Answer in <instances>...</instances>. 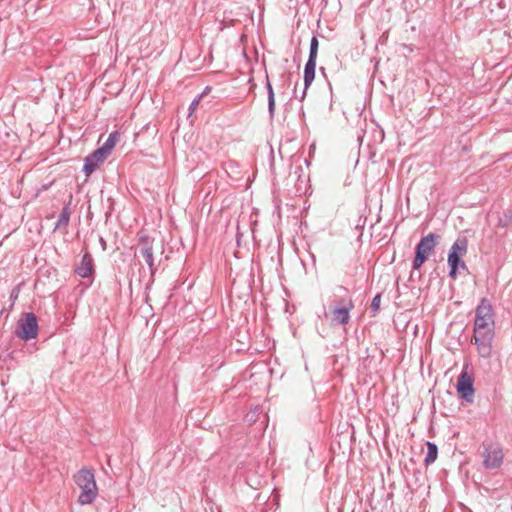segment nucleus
I'll return each instance as SVG.
<instances>
[{"label":"nucleus","instance_id":"12","mask_svg":"<svg viewBox=\"0 0 512 512\" xmlns=\"http://www.w3.org/2000/svg\"><path fill=\"white\" fill-rule=\"evenodd\" d=\"M354 304L352 300H349L347 306L335 307L332 310L333 322L340 325L348 324L350 320V311L353 309Z\"/></svg>","mask_w":512,"mask_h":512},{"label":"nucleus","instance_id":"14","mask_svg":"<svg viewBox=\"0 0 512 512\" xmlns=\"http://www.w3.org/2000/svg\"><path fill=\"white\" fill-rule=\"evenodd\" d=\"M120 134L118 131H113L109 134L105 142L99 148L109 156L112 149L115 147L117 141L119 140Z\"/></svg>","mask_w":512,"mask_h":512},{"label":"nucleus","instance_id":"1","mask_svg":"<svg viewBox=\"0 0 512 512\" xmlns=\"http://www.w3.org/2000/svg\"><path fill=\"white\" fill-rule=\"evenodd\" d=\"M494 326L492 305L487 298H481L475 310L473 343L477 346L479 356L483 358L491 355Z\"/></svg>","mask_w":512,"mask_h":512},{"label":"nucleus","instance_id":"10","mask_svg":"<svg viewBox=\"0 0 512 512\" xmlns=\"http://www.w3.org/2000/svg\"><path fill=\"white\" fill-rule=\"evenodd\" d=\"M483 466L486 469L499 468L503 462V452L500 447L487 448L483 452Z\"/></svg>","mask_w":512,"mask_h":512},{"label":"nucleus","instance_id":"3","mask_svg":"<svg viewBox=\"0 0 512 512\" xmlns=\"http://www.w3.org/2000/svg\"><path fill=\"white\" fill-rule=\"evenodd\" d=\"M468 240L466 237H458L452 244L449 252L447 263L449 267V277L456 279L460 270H468L466 263L462 257L467 253Z\"/></svg>","mask_w":512,"mask_h":512},{"label":"nucleus","instance_id":"26","mask_svg":"<svg viewBox=\"0 0 512 512\" xmlns=\"http://www.w3.org/2000/svg\"><path fill=\"white\" fill-rule=\"evenodd\" d=\"M100 244H105V242L103 241V238H100Z\"/></svg>","mask_w":512,"mask_h":512},{"label":"nucleus","instance_id":"7","mask_svg":"<svg viewBox=\"0 0 512 512\" xmlns=\"http://www.w3.org/2000/svg\"><path fill=\"white\" fill-rule=\"evenodd\" d=\"M139 248L138 254L144 258L146 264L149 267L150 273L153 276L157 270V267L154 264V256H153V240L148 236H141L139 238Z\"/></svg>","mask_w":512,"mask_h":512},{"label":"nucleus","instance_id":"13","mask_svg":"<svg viewBox=\"0 0 512 512\" xmlns=\"http://www.w3.org/2000/svg\"><path fill=\"white\" fill-rule=\"evenodd\" d=\"M71 199L63 206L61 213L55 223L54 230L60 229L61 227H67L71 216Z\"/></svg>","mask_w":512,"mask_h":512},{"label":"nucleus","instance_id":"6","mask_svg":"<svg viewBox=\"0 0 512 512\" xmlns=\"http://www.w3.org/2000/svg\"><path fill=\"white\" fill-rule=\"evenodd\" d=\"M456 391L465 402L472 403L474 401V379L465 368L457 378Z\"/></svg>","mask_w":512,"mask_h":512},{"label":"nucleus","instance_id":"17","mask_svg":"<svg viewBox=\"0 0 512 512\" xmlns=\"http://www.w3.org/2000/svg\"><path fill=\"white\" fill-rule=\"evenodd\" d=\"M318 48H319V41L316 36H313L310 40L308 60L317 61Z\"/></svg>","mask_w":512,"mask_h":512},{"label":"nucleus","instance_id":"18","mask_svg":"<svg viewBox=\"0 0 512 512\" xmlns=\"http://www.w3.org/2000/svg\"><path fill=\"white\" fill-rule=\"evenodd\" d=\"M380 304H381V293H377L372 301H371V305H370V313H371V316L372 317H375L379 310H380Z\"/></svg>","mask_w":512,"mask_h":512},{"label":"nucleus","instance_id":"5","mask_svg":"<svg viewBox=\"0 0 512 512\" xmlns=\"http://www.w3.org/2000/svg\"><path fill=\"white\" fill-rule=\"evenodd\" d=\"M38 321L34 313H24L18 320L15 335L24 341L34 339L38 335Z\"/></svg>","mask_w":512,"mask_h":512},{"label":"nucleus","instance_id":"24","mask_svg":"<svg viewBox=\"0 0 512 512\" xmlns=\"http://www.w3.org/2000/svg\"><path fill=\"white\" fill-rule=\"evenodd\" d=\"M209 90H210V87H206L204 92L201 95L203 96L205 93H208Z\"/></svg>","mask_w":512,"mask_h":512},{"label":"nucleus","instance_id":"8","mask_svg":"<svg viewBox=\"0 0 512 512\" xmlns=\"http://www.w3.org/2000/svg\"><path fill=\"white\" fill-rule=\"evenodd\" d=\"M107 155L98 147L84 159L83 172L89 176L107 159Z\"/></svg>","mask_w":512,"mask_h":512},{"label":"nucleus","instance_id":"4","mask_svg":"<svg viewBox=\"0 0 512 512\" xmlns=\"http://www.w3.org/2000/svg\"><path fill=\"white\" fill-rule=\"evenodd\" d=\"M439 239L440 235L435 233H429L420 239L415 247V256L412 261L413 270H419L422 267L430 253L433 252L438 245Z\"/></svg>","mask_w":512,"mask_h":512},{"label":"nucleus","instance_id":"20","mask_svg":"<svg viewBox=\"0 0 512 512\" xmlns=\"http://www.w3.org/2000/svg\"><path fill=\"white\" fill-rule=\"evenodd\" d=\"M202 95H199L197 96L196 98L193 99V101L190 103L189 105V116L196 110V108L198 107L199 105V102H200V99H201Z\"/></svg>","mask_w":512,"mask_h":512},{"label":"nucleus","instance_id":"2","mask_svg":"<svg viewBox=\"0 0 512 512\" xmlns=\"http://www.w3.org/2000/svg\"><path fill=\"white\" fill-rule=\"evenodd\" d=\"M74 480L76 485L81 489L78 503L81 505L92 504L98 493L93 471L84 467L77 472L74 476Z\"/></svg>","mask_w":512,"mask_h":512},{"label":"nucleus","instance_id":"25","mask_svg":"<svg viewBox=\"0 0 512 512\" xmlns=\"http://www.w3.org/2000/svg\"><path fill=\"white\" fill-rule=\"evenodd\" d=\"M320 70L323 74L325 73V69L323 67H321Z\"/></svg>","mask_w":512,"mask_h":512},{"label":"nucleus","instance_id":"19","mask_svg":"<svg viewBox=\"0 0 512 512\" xmlns=\"http://www.w3.org/2000/svg\"><path fill=\"white\" fill-rule=\"evenodd\" d=\"M512 222V212H505L503 217L499 218L498 225L501 227H507Z\"/></svg>","mask_w":512,"mask_h":512},{"label":"nucleus","instance_id":"16","mask_svg":"<svg viewBox=\"0 0 512 512\" xmlns=\"http://www.w3.org/2000/svg\"><path fill=\"white\" fill-rule=\"evenodd\" d=\"M427 445V453L424 459L425 466H429L434 463L438 457V446L434 442L428 441Z\"/></svg>","mask_w":512,"mask_h":512},{"label":"nucleus","instance_id":"9","mask_svg":"<svg viewBox=\"0 0 512 512\" xmlns=\"http://www.w3.org/2000/svg\"><path fill=\"white\" fill-rule=\"evenodd\" d=\"M75 273L81 278H88L91 282L95 278V266L92 255L85 252L82 256L80 264L75 267Z\"/></svg>","mask_w":512,"mask_h":512},{"label":"nucleus","instance_id":"15","mask_svg":"<svg viewBox=\"0 0 512 512\" xmlns=\"http://www.w3.org/2000/svg\"><path fill=\"white\" fill-rule=\"evenodd\" d=\"M266 89H267V98H268V112L269 116L272 119L275 114V94L272 87V84L269 80L268 75L266 76Z\"/></svg>","mask_w":512,"mask_h":512},{"label":"nucleus","instance_id":"21","mask_svg":"<svg viewBox=\"0 0 512 512\" xmlns=\"http://www.w3.org/2000/svg\"><path fill=\"white\" fill-rule=\"evenodd\" d=\"M329 2L330 0H321L320 6L322 7V9L326 8L329 5Z\"/></svg>","mask_w":512,"mask_h":512},{"label":"nucleus","instance_id":"27","mask_svg":"<svg viewBox=\"0 0 512 512\" xmlns=\"http://www.w3.org/2000/svg\"><path fill=\"white\" fill-rule=\"evenodd\" d=\"M100 244H105V242L103 241V238H100Z\"/></svg>","mask_w":512,"mask_h":512},{"label":"nucleus","instance_id":"23","mask_svg":"<svg viewBox=\"0 0 512 512\" xmlns=\"http://www.w3.org/2000/svg\"><path fill=\"white\" fill-rule=\"evenodd\" d=\"M18 297V293L15 292V291H12L11 295H10V298L11 299H16Z\"/></svg>","mask_w":512,"mask_h":512},{"label":"nucleus","instance_id":"11","mask_svg":"<svg viewBox=\"0 0 512 512\" xmlns=\"http://www.w3.org/2000/svg\"><path fill=\"white\" fill-rule=\"evenodd\" d=\"M316 64H317V61L307 59V62L304 66V75H303L304 89L301 93V96L299 97L300 101L304 100L308 87L313 83V81L315 79Z\"/></svg>","mask_w":512,"mask_h":512},{"label":"nucleus","instance_id":"22","mask_svg":"<svg viewBox=\"0 0 512 512\" xmlns=\"http://www.w3.org/2000/svg\"><path fill=\"white\" fill-rule=\"evenodd\" d=\"M334 7H335V9L340 10V8H341L340 0H336V1H335V5H334Z\"/></svg>","mask_w":512,"mask_h":512}]
</instances>
